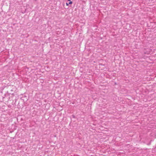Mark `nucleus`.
I'll return each instance as SVG.
<instances>
[{
    "label": "nucleus",
    "instance_id": "f257e3e1",
    "mask_svg": "<svg viewBox=\"0 0 156 156\" xmlns=\"http://www.w3.org/2000/svg\"><path fill=\"white\" fill-rule=\"evenodd\" d=\"M68 1H69V4H72V2L71 1V0H67Z\"/></svg>",
    "mask_w": 156,
    "mask_h": 156
},
{
    "label": "nucleus",
    "instance_id": "f03ea898",
    "mask_svg": "<svg viewBox=\"0 0 156 156\" xmlns=\"http://www.w3.org/2000/svg\"><path fill=\"white\" fill-rule=\"evenodd\" d=\"M69 3H66V5H67V6H68V5H69Z\"/></svg>",
    "mask_w": 156,
    "mask_h": 156
}]
</instances>
